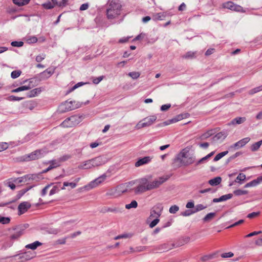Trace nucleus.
Wrapping results in <instances>:
<instances>
[{
  "label": "nucleus",
  "mask_w": 262,
  "mask_h": 262,
  "mask_svg": "<svg viewBox=\"0 0 262 262\" xmlns=\"http://www.w3.org/2000/svg\"><path fill=\"white\" fill-rule=\"evenodd\" d=\"M128 75L134 79L138 78L140 75V73L138 72H132L128 74Z\"/></svg>",
  "instance_id": "obj_36"
},
{
  "label": "nucleus",
  "mask_w": 262,
  "mask_h": 262,
  "mask_svg": "<svg viewBox=\"0 0 262 262\" xmlns=\"http://www.w3.org/2000/svg\"><path fill=\"white\" fill-rule=\"evenodd\" d=\"M23 234V229L17 228L15 229V232L10 236L11 239L15 240L18 239Z\"/></svg>",
  "instance_id": "obj_19"
},
{
  "label": "nucleus",
  "mask_w": 262,
  "mask_h": 262,
  "mask_svg": "<svg viewBox=\"0 0 262 262\" xmlns=\"http://www.w3.org/2000/svg\"><path fill=\"white\" fill-rule=\"evenodd\" d=\"M75 103V101H65L64 102L61 103V105L59 106V111L60 113H64L78 108L79 106L74 105L73 104V103Z\"/></svg>",
  "instance_id": "obj_6"
},
{
  "label": "nucleus",
  "mask_w": 262,
  "mask_h": 262,
  "mask_svg": "<svg viewBox=\"0 0 262 262\" xmlns=\"http://www.w3.org/2000/svg\"><path fill=\"white\" fill-rule=\"evenodd\" d=\"M256 186L262 182V176H259L256 179L253 180Z\"/></svg>",
  "instance_id": "obj_57"
},
{
  "label": "nucleus",
  "mask_w": 262,
  "mask_h": 262,
  "mask_svg": "<svg viewBox=\"0 0 262 262\" xmlns=\"http://www.w3.org/2000/svg\"><path fill=\"white\" fill-rule=\"evenodd\" d=\"M250 140L249 137L243 138L230 146V149H238L244 147Z\"/></svg>",
  "instance_id": "obj_9"
},
{
  "label": "nucleus",
  "mask_w": 262,
  "mask_h": 262,
  "mask_svg": "<svg viewBox=\"0 0 262 262\" xmlns=\"http://www.w3.org/2000/svg\"><path fill=\"white\" fill-rule=\"evenodd\" d=\"M126 192V190H122L121 186H117V187L112 188L107 190L106 192V196L111 198H117L120 196L123 193Z\"/></svg>",
  "instance_id": "obj_7"
},
{
  "label": "nucleus",
  "mask_w": 262,
  "mask_h": 262,
  "mask_svg": "<svg viewBox=\"0 0 262 262\" xmlns=\"http://www.w3.org/2000/svg\"><path fill=\"white\" fill-rule=\"evenodd\" d=\"M223 6L224 8H226L234 11L243 13L245 12V10H244L242 6L236 5L232 2H228L224 3Z\"/></svg>",
  "instance_id": "obj_8"
},
{
  "label": "nucleus",
  "mask_w": 262,
  "mask_h": 262,
  "mask_svg": "<svg viewBox=\"0 0 262 262\" xmlns=\"http://www.w3.org/2000/svg\"><path fill=\"white\" fill-rule=\"evenodd\" d=\"M104 76H101L97 78H95L93 80V82L94 84H98L102 79H103Z\"/></svg>",
  "instance_id": "obj_54"
},
{
  "label": "nucleus",
  "mask_w": 262,
  "mask_h": 262,
  "mask_svg": "<svg viewBox=\"0 0 262 262\" xmlns=\"http://www.w3.org/2000/svg\"><path fill=\"white\" fill-rule=\"evenodd\" d=\"M81 233V232L79 231H76L75 232H74V233L71 234L69 236H68L67 237H68V238L70 237V238H73L75 237L76 236L80 235Z\"/></svg>",
  "instance_id": "obj_60"
},
{
  "label": "nucleus",
  "mask_w": 262,
  "mask_h": 262,
  "mask_svg": "<svg viewBox=\"0 0 262 262\" xmlns=\"http://www.w3.org/2000/svg\"><path fill=\"white\" fill-rule=\"evenodd\" d=\"M168 179L167 177H159L151 182L147 178H142L138 180L139 184L135 189L136 193H142L159 187Z\"/></svg>",
  "instance_id": "obj_1"
},
{
  "label": "nucleus",
  "mask_w": 262,
  "mask_h": 262,
  "mask_svg": "<svg viewBox=\"0 0 262 262\" xmlns=\"http://www.w3.org/2000/svg\"><path fill=\"white\" fill-rule=\"evenodd\" d=\"M228 133L227 132V130H223L222 132H221L219 133H217V134H216L214 137H213V140H215V141H217V140H223L224 139H225L226 137L228 136Z\"/></svg>",
  "instance_id": "obj_15"
},
{
  "label": "nucleus",
  "mask_w": 262,
  "mask_h": 262,
  "mask_svg": "<svg viewBox=\"0 0 262 262\" xmlns=\"http://www.w3.org/2000/svg\"><path fill=\"white\" fill-rule=\"evenodd\" d=\"M106 178L105 175H102L101 177L96 179L95 180L92 181L89 185V186L91 188L97 186L99 184L102 182Z\"/></svg>",
  "instance_id": "obj_12"
},
{
  "label": "nucleus",
  "mask_w": 262,
  "mask_h": 262,
  "mask_svg": "<svg viewBox=\"0 0 262 262\" xmlns=\"http://www.w3.org/2000/svg\"><path fill=\"white\" fill-rule=\"evenodd\" d=\"M233 193L235 195L239 196V195H242L247 194L248 191L241 190V189H237V190H234Z\"/></svg>",
  "instance_id": "obj_34"
},
{
  "label": "nucleus",
  "mask_w": 262,
  "mask_h": 262,
  "mask_svg": "<svg viewBox=\"0 0 262 262\" xmlns=\"http://www.w3.org/2000/svg\"><path fill=\"white\" fill-rule=\"evenodd\" d=\"M21 73L20 70H15L11 72V76L13 79H15L18 77Z\"/></svg>",
  "instance_id": "obj_35"
},
{
  "label": "nucleus",
  "mask_w": 262,
  "mask_h": 262,
  "mask_svg": "<svg viewBox=\"0 0 262 262\" xmlns=\"http://www.w3.org/2000/svg\"><path fill=\"white\" fill-rule=\"evenodd\" d=\"M39 77L40 80H46L50 77L49 76H48L47 73L45 74V75H43L42 72L40 73Z\"/></svg>",
  "instance_id": "obj_62"
},
{
  "label": "nucleus",
  "mask_w": 262,
  "mask_h": 262,
  "mask_svg": "<svg viewBox=\"0 0 262 262\" xmlns=\"http://www.w3.org/2000/svg\"><path fill=\"white\" fill-rule=\"evenodd\" d=\"M246 120L245 117H236L233 119L230 122L228 123V125L240 124Z\"/></svg>",
  "instance_id": "obj_18"
},
{
  "label": "nucleus",
  "mask_w": 262,
  "mask_h": 262,
  "mask_svg": "<svg viewBox=\"0 0 262 262\" xmlns=\"http://www.w3.org/2000/svg\"><path fill=\"white\" fill-rule=\"evenodd\" d=\"M145 127L144 126V124L143 123V121L141 120L139 121L135 126V128L136 129H140L142 128Z\"/></svg>",
  "instance_id": "obj_48"
},
{
  "label": "nucleus",
  "mask_w": 262,
  "mask_h": 262,
  "mask_svg": "<svg viewBox=\"0 0 262 262\" xmlns=\"http://www.w3.org/2000/svg\"><path fill=\"white\" fill-rule=\"evenodd\" d=\"M214 154V151H212L205 157L202 158L200 160H199L197 163H196V165H198L200 164L206 162L207 160H208L209 158L212 156Z\"/></svg>",
  "instance_id": "obj_22"
},
{
  "label": "nucleus",
  "mask_w": 262,
  "mask_h": 262,
  "mask_svg": "<svg viewBox=\"0 0 262 262\" xmlns=\"http://www.w3.org/2000/svg\"><path fill=\"white\" fill-rule=\"evenodd\" d=\"M71 158V156L69 155H64L60 157L58 159L60 161V163L62 162L66 161Z\"/></svg>",
  "instance_id": "obj_46"
},
{
  "label": "nucleus",
  "mask_w": 262,
  "mask_h": 262,
  "mask_svg": "<svg viewBox=\"0 0 262 262\" xmlns=\"http://www.w3.org/2000/svg\"><path fill=\"white\" fill-rule=\"evenodd\" d=\"M51 185H47L46 186H45L41 190V196H45L47 192V191L48 189L50 187Z\"/></svg>",
  "instance_id": "obj_51"
},
{
  "label": "nucleus",
  "mask_w": 262,
  "mask_h": 262,
  "mask_svg": "<svg viewBox=\"0 0 262 262\" xmlns=\"http://www.w3.org/2000/svg\"><path fill=\"white\" fill-rule=\"evenodd\" d=\"M179 210V207L177 205H173L171 206L169 209V211L170 213L174 214Z\"/></svg>",
  "instance_id": "obj_38"
},
{
  "label": "nucleus",
  "mask_w": 262,
  "mask_h": 262,
  "mask_svg": "<svg viewBox=\"0 0 262 262\" xmlns=\"http://www.w3.org/2000/svg\"><path fill=\"white\" fill-rule=\"evenodd\" d=\"M68 238V237H66L63 238L58 239L56 241V243L57 244H64L66 242V239Z\"/></svg>",
  "instance_id": "obj_59"
},
{
  "label": "nucleus",
  "mask_w": 262,
  "mask_h": 262,
  "mask_svg": "<svg viewBox=\"0 0 262 262\" xmlns=\"http://www.w3.org/2000/svg\"><path fill=\"white\" fill-rule=\"evenodd\" d=\"M42 245V243L39 241H35L34 243L27 245L25 247L27 249H30L31 250H35L38 247Z\"/></svg>",
  "instance_id": "obj_20"
},
{
  "label": "nucleus",
  "mask_w": 262,
  "mask_h": 262,
  "mask_svg": "<svg viewBox=\"0 0 262 262\" xmlns=\"http://www.w3.org/2000/svg\"><path fill=\"white\" fill-rule=\"evenodd\" d=\"M54 73V69L49 68L42 72V74L47 73L48 76L50 77Z\"/></svg>",
  "instance_id": "obj_42"
},
{
  "label": "nucleus",
  "mask_w": 262,
  "mask_h": 262,
  "mask_svg": "<svg viewBox=\"0 0 262 262\" xmlns=\"http://www.w3.org/2000/svg\"><path fill=\"white\" fill-rule=\"evenodd\" d=\"M194 213L193 211L186 210L182 213V215L184 216H189L191 214Z\"/></svg>",
  "instance_id": "obj_63"
},
{
  "label": "nucleus",
  "mask_w": 262,
  "mask_h": 262,
  "mask_svg": "<svg viewBox=\"0 0 262 262\" xmlns=\"http://www.w3.org/2000/svg\"><path fill=\"white\" fill-rule=\"evenodd\" d=\"M174 244H164L161 245L160 247V250H163V251H168L174 247Z\"/></svg>",
  "instance_id": "obj_23"
},
{
  "label": "nucleus",
  "mask_w": 262,
  "mask_h": 262,
  "mask_svg": "<svg viewBox=\"0 0 262 262\" xmlns=\"http://www.w3.org/2000/svg\"><path fill=\"white\" fill-rule=\"evenodd\" d=\"M260 214L259 212H253L251 213H249L247 215V217L249 219L254 218L257 216H258Z\"/></svg>",
  "instance_id": "obj_55"
},
{
  "label": "nucleus",
  "mask_w": 262,
  "mask_h": 262,
  "mask_svg": "<svg viewBox=\"0 0 262 262\" xmlns=\"http://www.w3.org/2000/svg\"><path fill=\"white\" fill-rule=\"evenodd\" d=\"M195 52L192 51H188L185 54L182 56L183 58L185 59H192L195 57Z\"/></svg>",
  "instance_id": "obj_28"
},
{
  "label": "nucleus",
  "mask_w": 262,
  "mask_h": 262,
  "mask_svg": "<svg viewBox=\"0 0 262 262\" xmlns=\"http://www.w3.org/2000/svg\"><path fill=\"white\" fill-rule=\"evenodd\" d=\"M170 106H171V105L170 104L162 105L161 106V110L162 111H166L167 110H168L170 107Z\"/></svg>",
  "instance_id": "obj_61"
},
{
  "label": "nucleus",
  "mask_w": 262,
  "mask_h": 262,
  "mask_svg": "<svg viewBox=\"0 0 262 262\" xmlns=\"http://www.w3.org/2000/svg\"><path fill=\"white\" fill-rule=\"evenodd\" d=\"M246 179V176L243 173H240L236 177L235 182L239 183L241 181H244Z\"/></svg>",
  "instance_id": "obj_37"
},
{
  "label": "nucleus",
  "mask_w": 262,
  "mask_h": 262,
  "mask_svg": "<svg viewBox=\"0 0 262 262\" xmlns=\"http://www.w3.org/2000/svg\"><path fill=\"white\" fill-rule=\"evenodd\" d=\"M157 117L156 116H150L149 117L145 118L142 120L144 124L145 127H148L152 124L156 120Z\"/></svg>",
  "instance_id": "obj_13"
},
{
  "label": "nucleus",
  "mask_w": 262,
  "mask_h": 262,
  "mask_svg": "<svg viewBox=\"0 0 262 262\" xmlns=\"http://www.w3.org/2000/svg\"><path fill=\"white\" fill-rule=\"evenodd\" d=\"M25 97H19L14 96H11L9 98V100L11 101H20L24 99Z\"/></svg>",
  "instance_id": "obj_49"
},
{
  "label": "nucleus",
  "mask_w": 262,
  "mask_h": 262,
  "mask_svg": "<svg viewBox=\"0 0 262 262\" xmlns=\"http://www.w3.org/2000/svg\"><path fill=\"white\" fill-rule=\"evenodd\" d=\"M11 45L13 47H20L23 46L24 42L23 41H14L11 43Z\"/></svg>",
  "instance_id": "obj_44"
},
{
  "label": "nucleus",
  "mask_w": 262,
  "mask_h": 262,
  "mask_svg": "<svg viewBox=\"0 0 262 262\" xmlns=\"http://www.w3.org/2000/svg\"><path fill=\"white\" fill-rule=\"evenodd\" d=\"M195 161V158L194 157L188 156L187 158H182L181 159L180 162L182 164L184 165H189L192 163H193Z\"/></svg>",
  "instance_id": "obj_17"
},
{
  "label": "nucleus",
  "mask_w": 262,
  "mask_h": 262,
  "mask_svg": "<svg viewBox=\"0 0 262 262\" xmlns=\"http://www.w3.org/2000/svg\"><path fill=\"white\" fill-rule=\"evenodd\" d=\"M207 207L205 206H204L202 204H198V205H196L195 206V210L193 211V212L194 213H195L196 212H198V211H201L204 209H205Z\"/></svg>",
  "instance_id": "obj_39"
},
{
  "label": "nucleus",
  "mask_w": 262,
  "mask_h": 262,
  "mask_svg": "<svg viewBox=\"0 0 262 262\" xmlns=\"http://www.w3.org/2000/svg\"><path fill=\"white\" fill-rule=\"evenodd\" d=\"M10 221L9 217H2L0 218V223L3 224H8Z\"/></svg>",
  "instance_id": "obj_43"
},
{
  "label": "nucleus",
  "mask_w": 262,
  "mask_h": 262,
  "mask_svg": "<svg viewBox=\"0 0 262 262\" xmlns=\"http://www.w3.org/2000/svg\"><path fill=\"white\" fill-rule=\"evenodd\" d=\"M8 147V144L6 142L0 143V152L7 149Z\"/></svg>",
  "instance_id": "obj_50"
},
{
  "label": "nucleus",
  "mask_w": 262,
  "mask_h": 262,
  "mask_svg": "<svg viewBox=\"0 0 262 262\" xmlns=\"http://www.w3.org/2000/svg\"><path fill=\"white\" fill-rule=\"evenodd\" d=\"M234 255L233 253L231 252H229L227 253H224L221 254V257L222 258H229L231 257Z\"/></svg>",
  "instance_id": "obj_47"
},
{
  "label": "nucleus",
  "mask_w": 262,
  "mask_h": 262,
  "mask_svg": "<svg viewBox=\"0 0 262 262\" xmlns=\"http://www.w3.org/2000/svg\"><path fill=\"white\" fill-rule=\"evenodd\" d=\"M104 163L102 157H97L95 158L85 161L78 166L79 169H89L93 167L99 166Z\"/></svg>",
  "instance_id": "obj_4"
},
{
  "label": "nucleus",
  "mask_w": 262,
  "mask_h": 262,
  "mask_svg": "<svg viewBox=\"0 0 262 262\" xmlns=\"http://www.w3.org/2000/svg\"><path fill=\"white\" fill-rule=\"evenodd\" d=\"M163 206L161 204H157L150 210V215L147 219V223H149V227L152 228L160 222L159 217L162 213Z\"/></svg>",
  "instance_id": "obj_2"
},
{
  "label": "nucleus",
  "mask_w": 262,
  "mask_h": 262,
  "mask_svg": "<svg viewBox=\"0 0 262 262\" xmlns=\"http://www.w3.org/2000/svg\"><path fill=\"white\" fill-rule=\"evenodd\" d=\"M261 91H262V90L260 88V86L251 89V90H250L249 92V94L250 95H253V94H255L257 92H259Z\"/></svg>",
  "instance_id": "obj_40"
},
{
  "label": "nucleus",
  "mask_w": 262,
  "mask_h": 262,
  "mask_svg": "<svg viewBox=\"0 0 262 262\" xmlns=\"http://www.w3.org/2000/svg\"><path fill=\"white\" fill-rule=\"evenodd\" d=\"M152 159V157L150 156H146L143 158L139 159L135 163V166L138 167L143 165L147 164L151 161Z\"/></svg>",
  "instance_id": "obj_11"
},
{
  "label": "nucleus",
  "mask_w": 262,
  "mask_h": 262,
  "mask_svg": "<svg viewBox=\"0 0 262 262\" xmlns=\"http://www.w3.org/2000/svg\"><path fill=\"white\" fill-rule=\"evenodd\" d=\"M61 126L64 127H72V124L71 121L69 120V118H67L64 121H63L61 124Z\"/></svg>",
  "instance_id": "obj_32"
},
{
  "label": "nucleus",
  "mask_w": 262,
  "mask_h": 262,
  "mask_svg": "<svg viewBox=\"0 0 262 262\" xmlns=\"http://www.w3.org/2000/svg\"><path fill=\"white\" fill-rule=\"evenodd\" d=\"M58 191V188L57 186H54L51 189V190L50 191L49 195H52L54 194L55 193H56Z\"/></svg>",
  "instance_id": "obj_56"
},
{
  "label": "nucleus",
  "mask_w": 262,
  "mask_h": 262,
  "mask_svg": "<svg viewBox=\"0 0 262 262\" xmlns=\"http://www.w3.org/2000/svg\"><path fill=\"white\" fill-rule=\"evenodd\" d=\"M54 5L59 7H64L67 4L68 0H52Z\"/></svg>",
  "instance_id": "obj_24"
},
{
  "label": "nucleus",
  "mask_w": 262,
  "mask_h": 262,
  "mask_svg": "<svg viewBox=\"0 0 262 262\" xmlns=\"http://www.w3.org/2000/svg\"><path fill=\"white\" fill-rule=\"evenodd\" d=\"M138 206V203L136 201H132L130 203L125 205V208L130 209L131 208H136Z\"/></svg>",
  "instance_id": "obj_29"
},
{
  "label": "nucleus",
  "mask_w": 262,
  "mask_h": 262,
  "mask_svg": "<svg viewBox=\"0 0 262 262\" xmlns=\"http://www.w3.org/2000/svg\"><path fill=\"white\" fill-rule=\"evenodd\" d=\"M45 55H38L36 57V61L38 62H40L45 59Z\"/></svg>",
  "instance_id": "obj_64"
},
{
  "label": "nucleus",
  "mask_w": 262,
  "mask_h": 262,
  "mask_svg": "<svg viewBox=\"0 0 262 262\" xmlns=\"http://www.w3.org/2000/svg\"><path fill=\"white\" fill-rule=\"evenodd\" d=\"M76 183L64 182L63 184V187L61 189H64L65 187L67 186H70L72 188H74L76 187Z\"/></svg>",
  "instance_id": "obj_31"
},
{
  "label": "nucleus",
  "mask_w": 262,
  "mask_h": 262,
  "mask_svg": "<svg viewBox=\"0 0 262 262\" xmlns=\"http://www.w3.org/2000/svg\"><path fill=\"white\" fill-rule=\"evenodd\" d=\"M50 166H51L53 168H54L59 166L60 162L59 159L53 160L50 161Z\"/></svg>",
  "instance_id": "obj_33"
},
{
  "label": "nucleus",
  "mask_w": 262,
  "mask_h": 262,
  "mask_svg": "<svg viewBox=\"0 0 262 262\" xmlns=\"http://www.w3.org/2000/svg\"><path fill=\"white\" fill-rule=\"evenodd\" d=\"M27 42L28 43H35V42H37V38L35 36H31V37H29L27 38Z\"/></svg>",
  "instance_id": "obj_45"
},
{
  "label": "nucleus",
  "mask_w": 262,
  "mask_h": 262,
  "mask_svg": "<svg viewBox=\"0 0 262 262\" xmlns=\"http://www.w3.org/2000/svg\"><path fill=\"white\" fill-rule=\"evenodd\" d=\"M41 88H37L30 91L26 94V97L28 98L34 97L37 96L41 92Z\"/></svg>",
  "instance_id": "obj_16"
},
{
  "label": "nucleus",
  "mask_w": 262,
  "mask_h": 262,
  "mask_svg": "<svg viewBox=\"0 0 262 262\" xmlns=\"http://www.w3.org/2000/svg\"><path fill=\"white\" fill-rule=\"evenodd\" d=\"M262 144V140L258 141L252 145L250 147L251 150L252 151H257Z\"/></svg>",
  "instance_id": "obj_25"
},
{
  "label": "nucleus",
  "mask_w": 262,
  "mask_h": 262,
  "mask_svg": "<svg viewBox=\"0 0 262 262\" xmlns=\"http://www.w3.org/2000/svg\"><path fill=\"white\" fill-rule=\"evenodd\" d=\"M122 6L117 0H112L107 4L106 16L108 19H113L121 14Z\"/></svg>",
  "instance_id": "obj_3"
},
{
  "label": "nucleus",
  "mask_w": 262,
  "mask_h": 262,
  "mask_svg": "<svg viewBox=\"0 0 262 262\" xmlns=\"http://www.w3.org/2000/svg\"><path fill=\"white\" fill-rule=\"evenodd\" d=\"M228 153V151L227 150V151H223V152L218 154L214 157L213 161L216 162V161L220 160L224 156H226Z\"/></svg>",
  "instance_id": "obj_30"
},
{
  "label": "nucleus",
  "mask_w": 262,
  "mask_h": 262,
  "mask_svg": "<svg viewBox=\"0 0 262 262\" xmlns=\"http://www.w3.org/2000/svg\"><path fill=\"white\" fill-rule=\"evenodd\" d=\"M222 178L220 177H216L208 181V183L211 186H216L221 183Z\"/></svg>",
  "instance_id": "obj_21"
},
{
  "label": "nucleus",
  "mask_w": 262,
  "mask_h": 262,
  "mask_svg": "<svg viewBox=\"0 0 262 262\" xmlns=\"http://www.w3.org/2000/svg\"><path fill=\"white\" fill-rule=\"evenodd\" d=\"M216 213L215 212H210L208 213L204 218V222H209L211 220L213 219V217L215 216Z\"/></svg>",
  "instance_id": "obj_27"
},
{
  "label": "nucleus",
  "mask_w": 262,
  "mask_h": 262,
  "mask_svg": "<svg viewBox=\"0 0 262 262\" xmlns=\"http://www.w3.org/2000/svg\"><path fill=\"white\" fill-rule=\"evenodd\" d=\"M48 152V151L46 148L36 150L30 154L26 155L21 157V161H29L38 159L43 157Z\"/></svg>",
  "instance_id": "obj_5"
},
{
  "label": "nucleus",
  "mask_w": 262,
  "mask_h": 262,
  "mask_svg": "<svg viewBox=\"0 0 262 262\" xmlns=\"http://www.w3.org/2000/svg\"><path fill=\"white\" fill-rule=\"evenodd\" d=\"M212 135V133L210 131H208L206 133H205L204 134H202L200 138L201 140H205L209 138L210 136H211Z\"/></svg>",
  "instance_id": "obj_41"
},
{
  "label": "nucleus",
  "mask_w": 262,
  "mask_h": 262,
  "mask_svg": "<svg viewBox=\"0 0 262 262\" xmlns=\"http://www.w3.org/2000/svg\"><path fill=\"white\" fill-rule=\"evenodd\" d=\"M43 7L47 9H51L54 8V5H53L51 3H45L43 5Z\"/></svg>",
  "instance_id": "obj_58"
},
{
  "label": "nucleus",
  "mask_w": 262,
  "mask_h": 262,
  "mask_svg": "<svg viewBox=\"0 0 262 262\" xmlns=\"http://www.w3.org/2000/svg\"><path fill=\"white\" fill-rule=\"evenodd\" d=\"M262 233L261 231H254L253 232H251L245 236V237H250L254 235H256L258 234H259Z\"/></svg>",
  "instance_id": "obj_53"
},
{
  "label": "nucleus",
  "mask_w": 262,
  "mask_h": 262,
  "mask_svg": "<svg viewBox=\"0 0 262 262\" xmlns=\"http://www.w3.org/2000/svg\"><path fill=\"white\" fill-rule=\"evenodd\" d=\"M31 207V204L28 202L21 203L18 206V214H22L26 212Z\"/></svg>",
  "instance_id": "obj_10"
},
{
  "label": "nucleus",
  "mask_w": 262,
  "mask_h": 262,
  "mask_svg": "<svg viewBox=\"0 0 262 262\" xmlns=\"http://www.w3.org/2000/svg\"><path fill=\"white\" fill-rule=\"evenodd\" d=\"M69 120L71 121L72 127L78 125L81 121V116L74 115L69 117Z\"/></svg>",
  "instance_id": "obj_14"
},
{
  "label": "nucleus",
  "mask_w": 262,
  "mask_h": 262,
  "mask_svg": "<svg viewBox=\"0 0 262 262\" xmlns=\"http://www.w3.org/2000/svg\"><path fill=\"white\" fill-rule=\"evenodd\" d=\"M30 0H13V3L18 6H21L28 4Z\"/></svg>",
  "instance_id": "obj_26"
},
{
  "label": "nucleus",
  "mask_w": 262,
  "mask_h": 262,
  "mask_svg": "<svg viewBox=\"0 0 262 262\" xmlns=\"http://www.w3.org/2000/svg\"><path fill=\"white\" fill-rule=\"evenodd\" d=\"M232 196H233L232 194H231V193H229V194H227L223 195L221 196L222 199V201H225L226 200L230 199L232 198Z\"/></svg>",
  "instance_id": "obj_52"
}]
</instances>
